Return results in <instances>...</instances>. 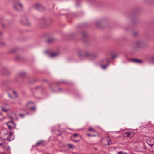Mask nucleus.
<instances>
[{
  "label": "nucleus",
  "instance_id": "nucleus-30",
  "mask_svg": "<svg viewBox=\"0 0 154 154\" xmlns=\"http://www.w3.org/2000/svg\"><path fill=\"white\" fill-rule=\"evenodd\" d=\"M94 149L95 150H97V148H94Z\"/></svg>",
  "mask_w": 154,
  "mask_h": 154
},
{
  "label": "nucleus",
  "instance_id": "nucleus-36",
  "mask_svg": "<svg viewBox=\"0 0 154 154\" xmlns=\"http://www.w3.org/2000/svg\"><path fill=\"white\" fill-rule=\"evenodd\" d=\"M1 119H0V120H1Z\"/></svg>",
  "mask_w": 154,
  "mask_h": 154
},
{
  "label": "nucleus",
  "instance_id": "nucleus-5",
  "mask_svg": "<svg viewBox=\"0 0 154 154\" xmlns=\"http://www.w3.org/2000/svg\"><path fill=\"white\" fill-rule=\"evenodd\" d=\"M76 137H77L78 138H80L81 137V136L79 134L77 133H75L73 134V137H72V140L75 142H79L80 140L79 139H78L77 140H76L75 139H74V138H75Z\"/></svg>",
  "mask_w": 154,
  "mask_h": 154
},
{
  "label": "nucleus",
  "instance_id": "nucleus-12",
  "mask_svg": "<svg viewBox=\"0 0 154 154\" xmlns=\"http://www.w3.org/2000/svg\"><path fill=\"white\" fill-rule=\"evenodd\" d=\"M131 60L134 62L137 63H141L142 62V60L137 59H132Z\"/></svg>",
  "mask_w": 154,
  "mask_h": 154
},
{
  "label": "nucleus",
  "instance_id": "nucleus-6",
  "mask_svg": "<svg viewBox=\"0 0 154 154\" xmlns=\"http://www.w3.org/2000/svg\"><path fill=\"white\" fill-rule=\"evenodd\" d=\"M147 143L151 146H153L154 144V138L152 137H149L147 140Z\"/></svg>",
  "mask_w": 154,
  "mask_h": 154
},
{
  "label": "nucleus",
  "instance_id": "nucleus-25",
  "mask_svg": "<svg viewBox=\"0 0 154 154\" xmlns=\"http://www.w3.org/2000/svg\"><path fill=\"white\" fill-rule=\"evenodd\" d=\"M13 94L15 97H16L17 96V93L15 91H13Z\"/></svg>",
  "mask_w": 154,
  "mask_h": 154
},
{
  "label": "nucleus",
  "instance_id": "nucleus-22",
  "mask_svg": "<svg viewBox=\"0 0 154 154\" xmlns=\"http://www.w3.org/2000/svg\"><path fill=\"white\" fill-rule=\"evenodd\" d=\"M68 146L69 148H73V146L71 144H69L68 145Z\"/></svg>",
  "mask_w": 154,
  "mask_h": 154
},
{
  "label": "nucleus",
  "instance_id": "nucleus-26",
  "mask_svg": "<svg viewBox=\"0 0 154 154\" xmlns=\"http://www.w3.org/2000/svg\"><path fill=\"white\" fill-rule=\"evenodd\" d=\"M117 154H123V152L122 151H120V152H119L117 153Z\"/></svg>",
  "mask_w": 154,
  "mask_h": 154
},
{
  "label": "nucleus",
  "instance_id": "nucleus-4",
  "mask_svg": "<svg viewBox=\"0 0 154 154\" xmlns=\"http://www.w3.org/2000/svg\"><path fill=\"white\" fill-rule=\"evenodd\" d=\"M14 6V8L17 11L20 10L23 8V5L21 4L19 2H15Z\"/></svg>",
  "mask_w": 154,
  "mask_h": 154
},
{
  "label": "nucleus",
  "instance_id": "nucleus-28",
  "mask_svg": "<svg viewBox=\"0 0 154 154\" xmlns=\"http://www.w3.org/2000/svg\"><path fill=\"white\" fill-rule=\"evenodd\" d=\"M116 57V55H114L112 56V59H114Z\"/></svg>",
  "mask_w": 154,
  "mask_h": 154
},
{
  "label": "nucleus",
  "instance_id": "nucleus-24",
  "mask_svg": "<svg viewBox=\"0 0 154 154\" xmlns=\"http://www.w3.org/2000/svg\"><path fill=\"white\" fill-rule=\"evenodd\" d=\"M2 109L3 111L5 112H6L8 110V109H7L5 108H2Z\"/></svg>",
  "mask_w": 154,
  "mask_h": 154
},
{
  "label": "nucleus",
  "instance_id": "nucleus-34",
  "mask_svg": "<svg viewBox=\"0 0 154 154\" xmlns=\"http://www.w3.org/2000/svg\"><path fill=\"white\" fill-rule=\"evenodd\" d=\"M2 35V33L0 32V35Z\"/></svg>",
  "mask_w": 154,
  "mask_h": 154
},
{
  "label": "nucleus",
  "instance_id": "nucleus-31",
  "mask_svg": "<svg viewBox=\"0 0 154 154\" xmlns=\"http://www.w3.org/2000/svg\"><path fill=\"white\" fill-rule=\"evenodd\" d=\"M0 115H1L2 116H3L2 114V113H0Z\"/></svg>",
  "mask_w": 154,
  "mask_h": 154
},
{
  "label": "nucleus",
  "instance_id": "nucleus-23",
  "mask_svg": "<svg viewBox=\"0 0 154 154\" xmlns=\"http://www.w3.org/2000/svg\"><path fill=\"white\" fill-rule=\"evenodd\" d=\"M19 116L21 118H23L25 116V114H24L21 113L19 114Z\"/></svg>",
  "mask_w": 154,
  "mask_h": 154
},
{
  "label": "nucleus",
  "instance_id": "nucleus-1",
  "mask_svg": "<svg viewBox=\"0 0 154 154\" xmlns=\"http://www.w3.org/2000/svg\"><path fill=\"white\" fill-rule=\"evenodd\" d=\"M102 143L103 145L106 146H109L112 144V141L108 137H104L102 140Z\"/></svg>",
  "mask_w": 154,
  "mask_h": 154
},
{
  "label": "nucleus",
  "instance_id": "nucleus-21",
  "mask_svg": "<svg viewBox=\"0 0 154 154\" xmlns=\"http://www.w3.org/2000/svg\"><path fill=\"white\" fill-rule=\"evenodd\" d=\"M27 110V108H26V109H23V108L21 109H20V110L21 111H25V112H26Z\"/></svg>",
  "mask_w": 154,
  "mask_h": 154
},
{
  "label": "nucleus",
  "instance_id": "nucleus-2",
  "mask_svg": "<svg viewBox=\"0 0 154 154\" xmlns=\"http://www.w3.org/2000/svg\"><path fill=\"white\" fill-rule=\"evenodd\" d=\"M5 140H2V139L0 138V146L3 147L7 150H9L10 148L8 146L7 143L5 142Z\"/></svg>",
  "mask_w": 154,
  "mask_h": 154
},
{
  "label": "nucleus",
  "instance_id": "nucleus-20",
  "mask_svg": "<svg viewBox=\"0 0 154 154\" xmlns=\"http://www.w3.org/2000/svg\"><path fill=\"white\" fill-rule=\"evenodd\" d=\"M86 135L88 137H95L96 136V135H92L91 134H86Z\"/></svg>",
  "mask_w": 154,
  "mask_h": 154
},
{
  "label": "nucleus",
  "instance_id": "nucleus-18",
  "mask_svg": "<svg viewBox=\"0 0 154 154\" xmlns=\"http://www.w3.org/2000/svg\"><path fill=\"white\" fill-rule=\"evenodd\" d=\"M28 110L35 111V106H34V107H28Z\"/></svg>",
  "mask_w": 154,
  "mask_h": 154
},
{
  "label": "nucleus",
  "instance_id": "nucleus-17",
  "mask_svg": "<svg viewBox=\"0 0 154 154\" xmlns=\"http://www.w3.org/2000/svg\"><path fill=\"white\" fill-rule=\"evenodd\" d=\"M32 103L31 102L29 103L26 105V108L27 110H28V107H32Z\"/></svg>",
  "mask_w": 154,
  "mask_h": 154
},
{
  "label": "nucleus",
  "instance_id": "nucleus-32",
  "mask_svg": "<svg viewBox=\"0 0 154 154\" xmlns=\"http://www.w3.org/2000/svg\"><path fill=\"white\" fill-rule=\"evenodd\" d=\"M10 117V118L11 119H12V118H12V117H11V116H10V117Z\"/></svg>",
  "mask_w": 154,
  "mask_h": 154
},
{
  "label": "nucleus",
  "instance_id": "nucleus-19",
  "mask_svg": "<svg viewBox=\"0 0 154 154\" xmlns=\"http://www.w3.org/2000/svg\"><path fill=\"white\" fill-rule=\"evenodd\" d=\"M54 40V39L53 38H50L48 39L47 41L48 42L50 43L53 42Z\"/></svg>",
  "mask_w": 154,
  "mask_h": 154
},
{
  "label": "nucleus",
  "instance_id": "nucleus-33",
  "mask_svg": "<svg viewBox=\"0 0 154 154\" xmlns=\"http://www.w3.org/2000/svg\"><path fill=\"white\" fill-rule=\"evenodd\" d=\"M9 97H11V96H10V95L9 94Z\"/></svg>",
  "mask_w": 154,
  "mask_h": 154
},
{
  "label": "nucleus",
  "instance_id": "nucleus-8",
  "mask_svg": "<svg viewBox=\"0 0 154 154\" xmlns=\"http://www.w3.org/2000/svg\"><path fill=\"white\" fill-rule=\"evenodd\" d=\"M13 134L12 132H10L8 134V137L7 138V140L8 141H11L12 140H13V138H11V137L12 136Z\"/></svg>",
  "mask_w": 154,
  "mask_h": 154
},
{
  "label": "nucleus",
  "instance_id": "nucleus-3",
  "mask_svg": "<svg viewBox=\"0 0 154 154\" xmlns=\"http://www.w3.org/2000/svg\"><path fill=\"white\" fill-rule=\"evenodd\" d=\"M6 124L10 129H14L16 127V124L12 121L8 122Z\"/></svg>",
  "mask_w": 154,
  "mask_h": 154
},
{
  "label": "nucleus",
  "instance_id": "nucleus-13",
  "mask_svg": "<svg viewBox=\"0 0 154 154\" xmlns=\"http://www.w3.org/2000/svg\"><path fill=\"white\" fill-rule=\"evenodd\" d=\"M43 142V140H41L39 141H38L37 143L35 144V146H38L40 145L41 144H42Z\"/></svg>",
  "mask_w": 154,
  "mask_h": 154
},
{
  "label": "nucleus",
  "instance_id": "nucleus-7",
  "mask_svg": "<svg viewBox=\"0 0 154 154\" xmlns=\"http://www.w3.org/2000/svg\"><path fill=\"white\" fill-rule=\"evenodd\" d=\"M78 56L80 57H81L82 56H84V57H88L89 56L90 54L88 52H87L84 54L83 53L82 51H80L78 52Z\"/></svg>",
  "mask_w": 154,
  "mask_h": 154
},
{
  "label": "nucleus",
  "instance_id": "nucleus-35",
  "mask_svg": "<svg viewBox=\"0 0 154 154\" xmlns=\"http://www.w3.org/2000/svg\"><path fill=\"white\" fill-rule=\"evenodd\" d=\"M26 113H27V114H29V113H28V112H26Z\"/></svg>",
  "mask_w": 154,
  "mask_h": 154
},
{
  "label": "nucleus",
  "instance_id": "nucleus-16",
  "mask_svg": "<svg viewBox=\"0 0 154 154\" xmlns=\"http://www.w3.org/2000/svg\"><path fill=\"white\" fill-rule=\"evenodd\" d=\"M58 55V54L56 53H52L50 54V56L51 57H54Z\"/></svg>",
  "mask_w": 154,
  "mask_h": 154
},
{
  "label": "nucleus",
  "instance_id": "nucleus-14",
  "mask_svg": "<svg viewBox=\"0 0 154 154\" xmlns=\"http://www.w3.org/2000/svg\"><path fill=\"white\" fill-rule=\"evenodd\" d=\"M107 61L108 62V63L106 64V65H102L101 66V68H103L104 69H105L106 68V67L107 66L109 65V62L108 60H107Z\"/></svg>",
  "mask_w": 154,
  "mask_h": 154
},
{
  "label": "nucleus",
  "instance_id": "nucleus-9",
  "mask_svg": "<svg viewBox=\"0 0 154 154\" xmlns=\"http://www.w3.org/2000/svg\"><path fill=\"white\" fill-rule=\"evenodd\" d=\"M34 7L36 9H39V10H41L42 9H43V7L38 4H36L35 5Z\"/></svg>",
  "mask_w": 154,
  "mask_h": 154
},
{
  "label": "nucleus",
  "instance_id": "nucleus-29",
  "mask_svg": "<svg viewBox=\"0 0 154 154\" xmlns=\"http://www.w3.org/2000/svg\"><path fill=\"white\" fill-rule=\"evenodd\" d=\"M25 75V73H22L21 74V76H23V75Z\"/></svg>",
  "mask_w": 154,
  "mask_h": 154
},
{
  "label": "nucleus",
  "instance_id": "nucleus-27",
  "mask_svg": "<svg viewBox=\"0 0 154 154\" xmlns=\"http://www.w3.org/2000/svg\"><path fill=\"white\" fill-rule=\"evenodd\" d=\"M137 32H134V34H133V35L134 36H135L136 35H137Z\"/></svg>",
  "mask_w": 154,
  "mask_h": 154
},
{
  "label": "nucleus",
  "instance_id": "nucleus-10",
  "mask_svg": "<svg viewBox=\"0 0 154 154\" xmlns=\"http://www.w3.org/2000/svg\"><path fill=\"white\" fill-rule=\"evenodd\" d=\"M123 135H124V136L125 137H130V138L131 137L130 136L131 135V132H125L124 133Z\"/></svg>",
  "mask_w": 154,
  "mask_h": 154
},
{
  "label": "nucleus",
  "instance_id": "nucleus-15",
  "mask_svg": "<svg viewBox=\"0 0 154 154\" xmlns=\"http://www.w3.org/2000/svg\"><path fill=\"white\" fill-rule=\"evenodd\" d=\"M141 41H138L135 43L136 46L137 47H138L141 45Z\"/></svg>",
  "mask_w": 154,
  "mask_h": 154
},
{
  "label": "nucleus",
  "instance_id": "nucleus-11",
  "mask_svg": "<svg viewBox=\"0 0 154 154\" xmlns=\"http://www.w3.org/2000/svg\"><path fill=\"white\" fill-rule=\"evenodd\" d=\"M87 131H88L92 132L93 133H96L97 132V131L94 129L93 128L91 127H90L88 129Z\"/></svg>",
  "mask_w": 154,
  "mask_h": 154
}]
</instances>
